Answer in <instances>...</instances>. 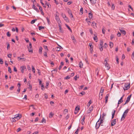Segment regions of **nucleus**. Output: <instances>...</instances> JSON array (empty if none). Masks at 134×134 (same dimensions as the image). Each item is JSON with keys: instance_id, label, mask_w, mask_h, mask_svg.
<instances>
[{"instance_id": "f257e3e1", "label": "nucleus", "mask_w": 134, "mask_h": 134, "mask_svg": "<svg viewBox=\"0 0 134 134\" xmlns=\"http://www.w3.org/2000/svg\"><path fill=\"white\" fill-rule=\"evenodd\" d=\"M130 87V84L126 83L125 84L124 87H123V89L124 90H127Z\"/></svg>"}, {"instance_id": "f03ea898", "label": "nucleus", "mask_w": 134, "mask_h": 134, "mask_svg": "<svg viewBox=\"0 0 134 134\" xmlns=\"http://www.w3.org/2000/svg\"><path fill=\"white\" fill-rule=\"evenodd\" d=\"M104 118L103 117V116H102L101 118V115H100V118L99 119L100 120V122H99L100 125L101 126H103V125H102V124H103V120H104Z\"/></svg>"}, {"instance_id": "7ed1b4c3", "label": "nucleus", "mask_w": 134, "mask_h": 134, "mask_svg": "<svg viewBox=\"0 0 134 134\" xmlns=\"http://www.w3.org/2000/svg\"><path fill=\"white\" fill-rule=\"evenodd\" d=\"M27 48L28 49V51L29 52H33L32 49V45L31 43L29 44V47H28Z\"/></svg>"}, {"instance_id": "20e7f679", "label": "nucleus", "mask_w": 134, "mask_h": 134, "mask_svg": "<svg viewBox=\"0 0 134 134\" xmlns=\"http://www.w3.org/2000/svg\"><path fill=\"white\" fill-rule=\"evenodd\" d=\"M131 94L130 95V96H129L127 98V99L126 100L125 103H124V105H125L128 102H129L130 99V98L131 97Z\"/></svg>"}, {"instance_id": "39448f33", "label": "nucleus", "mask_w": 134, "mask_h": 134, "mask_svg": "<svg viewBox=\"0 0 134 134\" xmlns=\"http://www.w3.org/2000/svg\"><path fill=\"white\" fill-rule=\"evenodd\" d=\"M22 117V115L20 114H16L15 115V116L14 117V118H16L18 120L20 119Z\"/></svg>"}, {"instance_id": "423d86ee", "label": "nucleus", "mask_w": 134, "mask_h": 134, "mask_svg": "<svg viewBox=\"0 0 134 134\" xmlns=\"http://www.w3.org/2000/svg\"><path fill=\"white\" fill-rule=\"evenodd\" d=\"M20 69H21V72L23 73L24 72V70L26 69V68L25 66H21L20 67Z\"/></svg>"}, {"instance_id": "0eeeda50", "label": "nucleus", "mask_w": 134, "mask_h": 134, "mask_svg": "<svg viewBox=\"0 0 134 134\" xmlns=\"http://www.w3.org/2000/svg\"><path fill=\"white\" fill-rule=\"evenodd\" d=\"M116 119H114L111 122V126H114L115 124H116Z\"/></svg>"}, {"instance_id": "6e6552de", "label": "nucleus", "mask_w": 134, "mask_h": 134, "mask_svg": "<svg viewBox=\"0 0 134 134\" xmlns=\"http://www.w3.org/2000/svg\"><path fill=\"white\" fill-rule=\"evenodd\" d=\"M100 120V119H99L97 121V122L96 125V129H98L99 128V127L101 125H100L99 124V120Z\"/></svg>"}, {"instance_id": "1a4fd4ad", "label": "nucleus", "mask_w": 134, "mask_h": 134, "mask_svg": "<svg viewBox=\"0 0 134 134\" xmlns=\"http://www.w3.org/2000/svg\"><path fill=\"white\" fill-rule=\"evenodd\" d=\"M124 96V95H123L122 97L120 98V99L118 101V105L120 104L123 101V100H122Z\"/></svg>"}, {"instance_id": "9d476101", "label": "nucleus", "mask_w": 134, "mask_h": 134, "mask_svg": "<svg viewBox=\"0 0 134 134\" xmlns=\"http://www.w3.org/2000/svg\"><path fill=\"white\" fill-rule=\"evenodd\" d=\"M97 24L94 22H93L92 24L91 25L94 28L96 29L97 28Z\"/></svg>"}, {"instance_id": "9b49d317", "label": "nucleus", "mask_w": 134, "mask_h": 134, "mask_svg": "<svg viewBox=\"0 0 134 134\" xmlns=\"http://www.w3.org/2000/svg\"><path fill=\"white\" fill-rule=\"evenodd\" d=\"M32 8L33 9L35 10L37 12H39L38 9L36 7L35 5L34 4H33Z\"/></svg>"}, {"instance_id": "f8f14e48", "label": "nucleus", "mask_w": 134, "mask_h": 134, "mask_svg": "<svg viewBox=\"0 0 134 134\" xmlns=\"http://www.w3.org/2000/svg\"><path fill=\"white\" fill-rule=\"evenodd\" d=\"M126 116V114H124L123 113L121 117V120L122 121V120H124L125 119V118Z\"/></svg>"}, {"instance_id": "ddd939ff", "label": "nucleus", "mask_w": 134, "mask_h": 134, "mask_svg": "<svg viewBox=\"0 0 134 134\" xmlns=\"http://www.w3.org/2000/svg\"><path fill=\"white\" fill-rule=\"evenodd\" d=\"M109 96V94H106L105 98V103H107V102H108V97Z\"/></svg>"}, {"instance_id": "4468645a", "label": "nucleus", "mask_w": 134, "mask_h": 134, "mask_svg": "<svg viewBox=\"0 0 134 134\" xmlns=\"http://www.w3.org/2000/svg\"><path fill=\"white\" fill-rule=\"evenodd\" d=\"M85 117L84 116L82 118V119L81 121V123L82 125H83L85 123Z\"/></svg>"}, {"instance_id": "2eb2a0df", "label": "nucleus", "mask_w": 134, "mask_h": 134, "mask_svg": "<svg viewBox=\"0 0 134 134\" xmlns=\"http://www.w3.org/2000/svg\"><path fill=\"white\" fill-rule=\"evenodd\" d=\"M86 93L84 91H82L81 93H79V96H82L85 94Z\"/></svg>"}, {"instance_id": "dca6fc26", "label": "nucleus", "mask_w": 134, "mask_h": 134, "mask_svg": "<svg viewBox=\"0 0 134 134\" xmlns=\"http://www.w3.org/2000/svg\"><path fill=\"white\" fill-rule=\"evenodd\" d=\"M18 60L19 61H20L21 59L23 60V61H25L26 60V59L25 58H20L19 57H18Z\"/></svg>"}, {"instance_id": "f3484780", "label": "nucleus", "mask_w": 134, "mask_h": 134, "mask_svg": "<svg viewBox=\"0 0 134 134\" xmlns=\"http://www.w3.org/2000/svg\"><path fill=\"white\" fill-rule=\"evenodd\" d=\"M115 110H113V112L112 113V118L111 119H113L114 118V115H115Z\"/></svg>"}, {"instance_id": "a211bd4d", "label": "nucleus", "mask_w": 134, "mask_h": 134, "mask_svg": "<svg viewBox=\"0 0 134 134\" xmlns=\"http://www.w3.org/2000/svg\"><path fill=\"white\" fill-rule=\"evenodd\" d=\"M93 107L92 106L90 107L88 109V111H89L88 112V113H91L93 110Z\"/></svg>"}, {"instance_id": "6ab92c4d", "label": "nucleus", "mask_w": 134, "mask_h": 134, "mask_svg": "<svg viewBox=\"0 0 134 134\" xmlns=\"http://www.w3.org/2000/svg\"><path fill=\"white\" fill-rule=\"evenodd\" d=\"M55 19L57 22L59 23H60L61 22L60 20V19L59 18V17H57L55 18Z\"/></svg>"}, {"instance_id": "aec40b11", "label": "nucleus", "mask_w": 134, "mask_h": 134, "mask_svg": "<svg viewBox=\"0 0 134 134\" xmlns=\"http://www.w3.org/2000/svg\"><path fill=\"white\" fill-rule=\"evenodd\" d=\"M39 9L40 10V12L41 13V14L42 15H44V14L43 13V12L42 11V8L41 7H40V8H39Z\"/></svg>"}, {"instance_id": "412c9836", "label": "nucleus", "mask_w": 134, "mask_h": 134, "mask_svg": "<svg viewBox=\"0 0 134 134\" xmlns=\"http://www.w3.org/2000/svg\"><path fill=\"white\" fill-rule=\"evenodd\" d=\"M42 47H40L39 48V53H40V54H41L42 53Z\"/></svg>"}, {"instance_id": "4be33fe9", "label": "nucleus", "mask_w": 134, "mask_h": 134, "mask_svg": "<svg viewBox=\"0 0 134 134\" xmlns=\"http://www.w3.org/2000/svg\"><path fill=\"white\" fill-rule=\"evenodd\" d=\"M64 16H65V18H64V16H63V18H64V19L67 22H68L69 21V20L68 18L66 17V16L65 14H64Z\"/></svg>"}, {"instance_id": "5701e85b", "label": "nucleus", "mask_w": 134, "mask_h": 134, "mask_svg": "<svg viewBox=\"0 0 134 134\" xmlns=\"http://www.w3.org/2000/svg\"><path fill=\"white\" fill-rule=\"evenodd\" d=\"M105 67L107 68V69L108 70L110 68V66L108 64H105Z\"/></svg>"}, {"instance_id": "b1692460", "label": "nucleus", "mask_w": 134, "mask_h": 134, "mask_svg": "<svg viewBox=\"0 0 134 134\" xmlns=\"http://www.w3.org/2000/svg\"><path fill=\"white\" fill-rule=\"evenodd\" d=\"M129 110V109H127L124 112V114H126V115H127V114L128 113Z\"/></svg>"}, {"instance_id": "393cba45", "label": "nucleus", "mask_w": 134, "mask_h": 134, "mask_svg": "<svg viewBox=\"0 0 134 134\" xmlns=\"http://www.w3.org/2000/svg\"><path fill=\"white\" fill-rule=\"evenodd\" d=\"M77 108V109H78V110H79L80 109L79 108H77V107L75 109V110L74 112V113L75 114H77L78 112V111L77 110H76Z\"/></svg>"}, {"instance_id": "a878e982", "label": "nucleus", "mask_w": 134, "mask_h": 134, "mask_svg": "<svg viewBox=\"0 0 134 134\" xmlns=\"http://www.w3.org/2000/svg\"><path fill=\"white\" fill-rule=\"evenodd\" d=\"M79 66L81 68H82L83 66V64L82 63L81 61L79 64Z\"/></svg>"}, {"instance_id": "bb28decb", "label": "nucleus", "mask_w": 134, "mask_h": 134, "mask_svg": "<svg viewBox=\"0 0 134 134\" xmlns=\"http://www.w3.org/2000/svg\"><path fill=\"white\" fill-rule=\"evenodd\" d=\"M120 30L121 33L123 34L124 35H126V32L125 31L123 30Z\"/></svg>"}, {"instance_id": "cd10ccee", "label": "nucleus", "mask_w": 134, "mask_h": 134, "mask_svg": "<svg viewBox=\"0 0 134 134\" xmlns=\"http://www.w3.org/2000/svg\"><path fill=\"white\" fill-rule=\"evenodd\" d=\"M103 97L102 93H99V99L101 100Z\"/></svg>"}, {"instance_id": "c85d7f7f", "label": "nucleus", "mask_w": 134, "mask_h": 134, "mask_svg": "<svg viewBox=\"0 0 134 134\" xmlns=\"http://www.w3.org/2000/svg\"><path fill=\"white\" fill-rule=\"evenodd\" d=\"M94 35L95 36V37H93L94 40L95 41H96V42H97L98 41L97 36H95V35Z\"/></svg>"}, {"instance_id": "c756f323", "label": "nucleus", "mask_w": 134, "mask_h": 134, "mask_svg": "<svg viewBox=\"0 0 134 134\" xmlns=\"http://www.w3.org/2000/svg\"><path fill=\"white\" fill-rule=\"evenodd\" d=\"M93 15L92 14L90 13H89V17L90 19H91L93 18Z\"/></svg>"}, {"instance_id": "7c9ffc66", "label": "nucleus", "mask_w": 134, "mask_h": 134, "mask_svg": "<svg viewBox=\"0 0 134 134\" xmlns=\"http://www.w3.org/2000/svg\"><path fill=\"white\" fill-rule=\"evenodd\" d=\"M90 2L91 4H94L96 3V2L94 0H91L90 1Z\"/></svg>"}, {"instance_id": "2f4dec72", "label": "nucleus", "mask_w": 134, "mask_h": 134, "mask_svg": "<svg viewBox=\"0 0 134 134\" xmlns=\"http://www.w3.org/2000/svg\"><path fill=\"white\" fill-rule=\"evenodd\" d=\"M47 52H48L46 51L45 52H44V55L46 58L48 57L47 54Z\"/></svg>"}, {"instance_id": "473e14b6", "label": "nucleus", "mask_w": 134, "mask_h": 134, "mask_svg": "<svg viewBox=\"0 0 134 134\" xmlns=\"http://www.w3.org/2000/svg\"><path fill=\"white\" fill-rule=\"evenodd\" d=\"M116 61L117 63L118 64L119 63V59L118 56H116Z\"/></svg>"}, {"instance_id": "72a5a7b5", "label": "nucleus", "mask_w": 134, "mask_h": 134, "mask_svg": "<svg viewBox=\"0 0 134 134\" xmlns=\"http://www.w3.org/2000/svg\"><path fill=\"white\" fill-rule=\"evenodd\" d=\"M53 115H54L53 114V113H52V112H51L49 114V117L50 118H52L53 116Z\"/></svg>"}, {"instance_id": "f704fd0d", "label": "nucleus", "mask_w": 134, "mask_h": 134, "mask_svg": "<svg viewBox=\"0 0 134 134\" xmlns=\"http://www.w3.org/2000/svg\"><path fill=\"white\" fill-rule=\"evenodd\" d=\"M44 26H39L38 29L39 30H41L42 29H44Z\"/></svg>"}, {"instance_id": "c9c22d12", "label": "nucleus", "mask_w": 134, "mask_h": 134, "mask_svg": "<svg viewBox=\"0 0 134 134\" xmlns=\"http://www.w3.org/2000/svg\"><path fill=\"white\" fill-rule=\"evenodd\" d=\"M109 46L110 48H112L113 46V44L112 42H110Z\"/></svg>"}, {"instance_id": "e433bc0d", "label": "nucleus", "mask_w": 134, "mask_h": 134, "mask_svg": "<svg viewBox=\"0 0 134 134\" xmlns=\"http://www.w3.org/2000/svg\"><path fill=\"white\" fill-rule=\"evenodd\" d=\"M36 20H37V19L33 20L31 21V24H33L35 22V21H36Z\"/></svg>"}, {"instance_id": "4c0bfd02", "label": "nucleus", "mask_w": 134, "mask_h": 134, "mask_svg": "<svg viewBox=\"0 0 134 134\" xmlns=\"http://www.w3.org/2000/svg\"><path fill=\"white\" fill-rule=\"evenodd\" d=\"M55 15V18L57 17H59V13L58 12H56V14Z\"/></svg>"}, {"instance_id": "58836bf2", "label": "nucleus", "mask_w": 134, "mask_h": 134, "mask_svg": "<svg viewBox=\"0 0 134 134\" xmlns=\"http://www.w3.org/2000/svg\"><path fill=\"white\" fill-rule=\"evenodd\" d=\"M66 26L68 29L71 31L72 32V30L69 26L67 24H66Z\"/></svg>"}, {"instance_id": "ea45409f", "label": "nucleus", "mask_w": 134, "mask_h": 134, "mask_svg": "<svg viewBox=\"0 0 134 134\" xmlns=\"http://www.w3.org/2000/svg\"><path fill=\"white\" fill-rule=\"evenodd\" d=\"M44 48L46 49V51L48 52V48H47V46H44Z\"/></svg>"}, {"instance_id": "a19ab883", "label": "nucleus", "mask_w": 134, "mask_h": 134, "mask_svg": "<svg viewBox=\"0 0 134 134\" xmlns=\"http://www.w3.org/2000/svg\"><path fill=\"white\" fill-rule=\"evenodd\" d=\"M91 103V100H90L89 102H88V103L87 105V106L88 107H89L90 104Z\"/></svg>"}, {"instance_id": "79ce46f5", "label": "nucleus", "mask_w": 134, "mask_h": 134, "mask_svg": "<svg viewBox=\"0 0 134 134\" xmlns=\"http://www.w3.org/2000/svg\"><path fill=\"white\" fill-rule=\"evenodd\" d=\"M7 49H9L10 48V44L8 42H7Z\"/></svg>"}, {"instance_id": "37998d69", "label": "nucleus", "mask_w": 134, "mask_h": 134, "mask_svg": "<svg viewBox=\"0 0 134 134\" xmlns=\"http://www.w3.org/2000/svg\"><path fill=\"white\" fill-rule=\"evenodd\" d=\"M32 71L34 73L35 72V69L33 66H32Z\"/></svg>"}, {"instance_id": "c03bdc74", "label": "nucleus", "mask_w": 134, "mask_h": 134, "mask_svg": "<svg viewBox=\"0 0 134 134\" xmlns=\"http://www.w3.org/2000/svg\"><path fill=\"white\" fill-rule=\"evenodd\" d=\"M68 12L70 15L72 13L71 10L70 9H69L68 10Z\"/></svg>"}, {"instance_id": "a18cd8bd", "label": "nucleus", "mask_w": 134, "mask_h": 134, "mask_svg": "<svg viewBox=\"0 0 134 134\" xmlns=\"http://www.w3.org/2000/svg\"><path fill=\"white\" fill-rule=\"evenodd\" d=\"M103 91H104V89L102 87L101 88L100 91V93H103Z\"/></svg>"}, {"instance_id": "49530a36", "label": "nucleus", "mask_w": 134, "mask_h": 134, "mask_svg": "<svg viewBox=\"0 0 134 134\" xmlns=\"http://www.w3.org/2000/svg\"><path fill=\"white\" fill-rule=\"evenodd\" d=\"M40 2L41 4H42L43 6L45 8L46 7V6L44 5V4L42 2V0H40Z\"/></svg>"}, {"instance_id": "de8ad7c7", "label": "nucleus", "mask_w": 134, "mask_h": 134, "mask_svg": "<svg viewBox=\"0 0 134 134\" xmlns=\"http://www.w3.org/2000/svg\"><path fill=\"white\" fill-rule=\"evenodd\" d=\"M42 122L43 123H46V120L44 118H43L42 120Z\"/></svg>"}, {"instance_id": "09e8293b", "label": "nucleus", "mask_w": 134, "mask_h": 134, "mask_svg": "<svg viewBox=\"0 0 134 134\" xmlns=\"http://www.w3.org/2000/svg\"><path fill=\"white\" fill-rule=\"evenodd\" d=\"M46 5H47L48 8L49 7V5L51 6V5L49 4L48 3H47V2H46Z\"/></svg>"}, {"instance_id": "8fccbe9b", "label": "nucleus", "mask_w": 134, "mask_h": 134, "mask_svg": "<svg viewBox=\"0 0 134 134\" xmlns=\"http://www.w3.org/2000/svg\"><path fill=\"white\" fill-rule=\"evenodd\" d=\"M89 31L90 32L91 34H93V31L91 28H90L89 29Z\"/></svg>"}, {"instance_id": "3c124183", "label": "nucleus", "mask_w": 134, "mask_h": 134, "mask_svg": "<svg viewBox=\"0 0 134 134\" xmlns=\"http://www.w3.org/2000/svg\"><path fill=\"white\" fill-rule=\"evenodd\" d=\"M70 78V77L68 76L64 77V79L68 80Z\"/></svg>"}, {"instance_id": "603ef678", "label": "nucleus", "mask_w": 134, "mask_h": 134, "mask_svg": "<svg viewBox=\"0 0 134 134\" xmlns=\"http://www.w3.org/2000/svg\"><path fill=\"white\" fill-rule=\"evenodd\" d=\"M8 71L10 73H11L12 72V70L11 68L9 67H8Z\"/></svg>"}, {"instance_id": "864d4df0", "label": "nucleus", "mask_w": 134, "mask_h": 134, "mask_svg": "<svg viewBox=\"0 0 134 134\" xmlns=\"http://www.w3.org/2000/svg\"><path fill=\"white\" fill-rule=\"evenodd\" d=\"M100 44L101 47H103V41H101L100 43Z\"/></svg>"}, {"instance_id": "5fc2aeb1", "label": "nucleus", "mask_w": 134, "mask_h": 134, "mask_svg": "<svg viewBox=\"0 0 134 134\" xmlns=\"http://www.w3.org/2000/svg\"><path fill=\"white\" fill-rule=\"evenodd\" d=\"M80 12L81 13H82V14L83 12V9L82 8H81L80 9Z\"/></svg>"}, {"instance_id": "6e6d98bb", "label": "nucleus", "mask_w": 134, "mask_h": 134, "mask_svg": "<svg viewBox=\"0 0 134 134\" xmlns=\"http://www.w3.org/2000/svg\"><path fill=\"white\" fill-rule=\"evenodd\" d=\"M93 48H90V53H92L93 51Z\"/></svg>"}, {"instance_id": "4d7b16f0", "label": "nucleus", "mask_w": 134, "mask_h": 134, "mask_svg": "<svg viewBox=\"0 0 134 134\" xmlns=\"http://www.w3.org/2000/svg\"><path fill=\"white\" fill-rule=\"evenodd\" d=\"M14 88V86H12L11 87H10L9 89L10 90H13Z\"/></svg>"}, {"instance_id": "13d9d810", "label": "nucleus", "mask_w": 134, "mask_h": 134, "mask_svg": "<svg viewBox=\"0 0 134 134\" xmlns=\"http://www.w3.org/2000/svg\"><path fill=\"white\" fill-rule=\"evenodd\" d=\"M115 8V7L114 4H113L112 5L111 9L112 10H114Z\"/></svg>"}, {"instance_id": "bf43d9fd", "label": "nucleus", "mask_w": 134, "mask_h": 134, "mask_svg": "<svg viewBox=\"0 0 134 134\" xmlns=\"http://www.w3.org/2000/svg\"><path fill=\"white\" fill-rule=\"evenodd\" d=\"M7 36L8 37H10L11 36V34H10L9 32H8L7 34Z\"/></svg>"}, {"instance_id": "052dcab7", "label": "nucleus", "mask_w": 134, "mask_h": 134, "mask_svg": "<svg viewBox=\"0 0 134 134\" xmlns=\"http://www.w3.org/2000/svg\"><path fill=\"white\" fill-rule=\"evenodd\" d=\"M107 64H108L107 62V58H106L104 60V64L105 65Z\"/></svg>"}, {"instance_id": "680f3d73", "label": "nucleus", "mask_w": 134, "mask_h": 134, "mask_svg": "<svg viewBox=\"0 0 134 134\" xmlns=\"http://www.w3.org/2000/svg\"><path fill=\"white\" fill-rule=\"evenodd\" d=\"M27 69L29 70H31V68L30 67V66L29 65H27Z\"/></svg>"}, {"instance_id": "e2e57ef3", "label": "nucleus", "mask_w": 134, "mask_h": 134, "mask_svg": "<svg viewBox=\"0 0 134 134\" xmlns=\"http://www.w3.org/2000/svg\"><path fill=\"white\" fill-rule=\"evenodd\" d=\"M89 46H90V48H93V46H92V43H90L89 44Z\"/></svg>"}, {"instance_id": "0e129e2a", "label": "nucleus", "mask_w": 134, "mask_h": 134, "mask_svg": "<svg viewBox=\"0 0 134 134\" xmlns=\"http://www.w3.org/2000/svg\"><path fill=\"white\" fill-rule=\"evenodd\" d=\"M46 19H47V22H48V24H49V23H50V20H49V19H48V18H47H47H46Z\"/></svg>"}, {"instance_id": "69168bd1", "label": "nucleus", "mask_w": 134, "mask_h": 134, "mask_svg": "<svg viewBox=\"0 0 134 134\" xmlns=\"http://www.w3.org/2000/svg\"><path fill=\"white\" fill-rule=\"evenodd\" d=\"M72 3V2L71 1H69L68 3L67 4L68 5H70Z\"/></svg>"}, {"instance_id": "338daca9", "label": "nucleus", "mask_w": 134, "mask_h": 134, "mask_svg": "<svg viewBox=\"0 0 134 134\" xmlns=\"http://www.w3.org/2000/svg\"><path fill=\"white\" fill-rule=\"evenodd\" d=\"M41 89L42 90H44V86L43 85H42L41 86Z\"/></svg>"}, {"instance_id": "774afa93", "label": "nucleus", "mask_w": 134, "mask_h": 134, "mask_svg": "<svg viewBox=\"0 0 134 134\" xmlns=\"http://www.w3.org/2000/svg\"><path fill=\"white\" fill-rule=\"evenodd\" d=\"M29 87H28V88L30 89V90H31L32 89V86L31 85H30L29 84Z\"/></svg>"}]
</instances>
